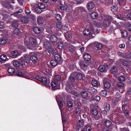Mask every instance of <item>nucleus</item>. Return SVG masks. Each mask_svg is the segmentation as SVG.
<instances>
[{
  "instance_id": "f257e3e1",
  "label": "nucleus",
  "mask_w": 131,
  "mask_h": 131,
  "mask_svg": "<svg viewBox=\"0 0 131 131\" xmlns=\"http://www.w3.org/2000/svg\"><path fill=\"white\" fill-rule=\"evenodd\" d=\"M112 18L110 16L105 15L102 18V25L105 28L108 27L110 25Z\"/></svg>"
},
{
  "instance_id": "f03ea898",
  "label": "nucleus",
  "mask_w": 131,
  "mask_h": 131,
  "mask_svg": "<svg viewBox=\"0 0 131 131\" xmlns=\"http://www.w3.org/2000/svg\"><path fill=\"white\" fill-rule=\"evenodd\" d=\"M36 79L41 82L45 86H48L49 85L50 82L46 78L39 76H37L36 77Z\"/></svg>"
},
{
  "instance_id": "7ed1b4c3",
  "label": "nucleus",
  "mask_w": 131,
  "mask_h": 131,
  "mask_svg": "<svg viewBox=\"0 0 131 131\" xmlns=\"http://www.w3.org/2000/svg\"><path fill=\"white\" fill-rule=\"evenodd\" d=\"M128 106L126 104H122V112L125 116L129 115V111L128 110Z\"/></svg>"
},
{
  "instance_id": "20e7f679",
  "label": "nucleus",
  "mask_w": 131,
  "mask_h": 131,
  "mask_svg": "<svg viewBox=\"0 0 131 131\" xmlns=\"http://www.w3.org/2000/svg\"><path fill=\"white\" fill-rule=\"evenodd\" d=\"M112 124V122L111 121L107 120L105 121L104 123V124L106 127L103 128V131H112L109 128L111 126Z\"/></svg>"
},
{
  "instance_id": "39448f33",
  "label": "nucleus",
  "mask_w": 131,
  "mask_h": 131,
  "mask_svg": "<svg viewBox=\"0 0 131 131\" xmlns=\"http://www.w3.org/2000/svg\"><path fill=\"white\" fill-rule=\"evenodd\" d=\"M29 44L30 49H33L34 48L35 46L36 43V41L35 39L31 38H29Z\"/></svg>"
},
{
  "instance_id": "423d86ee",
  "label": "nucleus",
  "mask_w": 131,
  "mask_h": 131,
  "mask_svg": "<svg viewBox=\"0 0 131 131\" xmlns=\"http://www.w3.org/2000/svg\"><path fill=\"white\" fill-rule=\"evenodd\" d=\"M34 53L33 52H31L29 53V56H30V60L33 62L35 63L38 60L37 57L34 55Z\"/></svg>"
},
{
  "instance_id": "0eeeda50",
  "label": "nucleus",
  "mask_w": 131,
  "mask_h": 131,
  "mask_svg": "<svg viewBox=\"0 0 131 131\" xmlns=\"http://www.w3.org/2000/svg\"><path fill=\"white\" fill-rule=\"evenodd\" d=\"M6 35V34H5ZM8 37L7 36L5 35V36L3 37L0 39V44L2 45L5 44L8 41Z\"/></svg>"
},
{
  "instance_id": "6e6552de",
  "label": "nucleus",
  "mask_w": 131,
  "mask_h": 131,
  "mask_svg": "<svg viewBox=\"0 0 131 131\" xmlns=\"http://www.w3.org/2000/svg\"><path fill=\"white\" fill-rule=\"evenodd\" d=\"M79 64L81 68L86 67L88 65V62L86 61H81L79 62Z\"/></svg>"
},
{
  "instance_id": "1a4fd4ad",
  "label": "nucleus",
  "mask_w": 131,
  "mask_h": 131,
  "mask_svg": "<svg viewBox=\"0 0 131 131\" xmlns=\"http://www.w3.org/2000/svg\"><path fill=\"white\" fill-rule=\"evenodd\" d=\"M23 12L22 9H20L18 12L13 13L11 14V15H13L14 16L16 17L17 18H19L20 17V15L19 13H21Z\"/></svg>"
},
{
  "instance_id": "9d476101",
  "label": "nucleus",
  "mask_w": 131,
  "mask_h": 131,
  "mask_svg": "<svg viewBox=\"0 0 131 131\" xmlns=\"http://www.w3.org/2000/svg\"><path fill=\"white\" fill-rule=\"evenodd\" d=\"M84 125V122L83 120H79L78 122L77 127L79 129Z\"/></svg>"
},
{
  "instance_id": "9b49d317",
  "label": "nucleus",
  "mask_w": 131,
  "mask_h": 131,
  "mask_svg": "<svg viewBox=\"0 0 131 131\" xmlns=\"http://www.w3.org/2000/svg\"><path fill=\"white\" fill-rule=\"evenodd\" d=\"M74 74L75 76H76V78L77 79L81 80L83 78V76L82 74L79 72H74Z\"/></svg>"
},
{
  "instance_id": "f8f14e48",
  "label": "nucleus",
  "mask_w": 131,
  "mask_h": 131,
  "mask_svg": "<svg viewBox=\"0 0 131 131\" xmlns=\"http://www.w3.org/2000/svg\"><path fill=\"white\" fill-rule=\"evenodd\" d=\"M91 83L94 86L96 87H99L100 86V83L95 80H92Z\"/></svg>"
},
{
  "instance_id": "ddd939ff",
  "label": "nucleus",
  "mask_w": 131,
  "mask_h": 131,
  "mask_svg": "<svg viewBox=\"0 0 131 131\" xmlns=\"http://www.w3.org/2000/svg\"><path fill=\"white\" fill-rule=\"evenodd\" d=\"M37 21L38 24H41L44 22V18L40 16H39L37 19Z\"/></svg>"
},
{
  "instance_id": "4468645a",
  "label": "nucleus",
  "mask_w": 131,
  "mask_h": 131,
  "mask_svg": "<svg viewBox=\"0 0 131 131\" xmlns=\"http://www.w3.org/2000/svg\"><path fill=\"white\" fill-rule=\"evenodd\" d=\"M94 6L95 5L93 3L90 2L87 4V7L88 10H90L94 7Z\"/></svg>"
},
{
  "instance_id": "2eb2a0df",
  "label": "nucleus",
  "mask_w": 131,
  "mask_h": 131,
  "mask_svg": "<svg viewBox=\"0 0 131 131\" xmlns=\"http://www.w3.org/2000/svg\"><path fill=\"white\" fill-rule=\"evenodd\" d=\"M59 8L62 10H65L66 11L67 10L68 7L67 5H66L64 3V4H60L59 6Z\"/></svg>"
},
{
  "instance_id": "dca6fc26",
  "label": "nucleus",
  "mask_w": 131,
  "mask_h": 131,
  "mask_svg": "<svg viewBox=\"0 0 131 131\" xmlns=\"http://www.w3.org/2000/svg\"><path fill=\"white\" fill-rule=\"evenodd\" d=\"M99 70L101 72H105L107 70L105 69V67L103 65H101L99 67Z\"/></svg>"
},
{
  "instance_id": "f3484780",
  "label": "nucleus",
  "mask_w": 131,
  "mask_h": 131,
  "mask_svg": "<svg viewBox=\"0 0 131 131\" xmlns=\"http://www.w3.org/2000/svg\"><path fill=\"white\" fill-rule=\"evenodd\" d=\"M44 46L45 48L48 49L52 47V45L49 42L46 41L44 43Z\"/></svg>"
},
{
  "instance_id": "a211bd4d",
  "label": "nucleus",
  "mask_w": 131,
  "mask_h": 131,
  "mask_svg": "<svg viewBox=\"0 0 131 131\" xmlns=\"http://www.w3.org/2000/svg\"><path fill=\"white\" fill-rule=\"evenodd\" d=\"M15 74L18 77H23V78L25 77V74L23 73V72H21V71H16V72L15 73Z\"/></svg>"
},
{
  "instance_id": "6ab92c4d",
  "label": "nucleus",
  "mask_w": 131,
  "mask_h": 131,
  "mask_svg": "<svg viewBox=\"0 0 131 131\" xmlns=\"http://www.w3.org/2000/svg\"><path fill=\"white\" fill-rule=\"evenodd\" d=\"M110 72L113 74H115L117 72L118 70L116 67H112L110 70Z\"/></svg>"
},
{
  "instance_id": "aec40b11",
  "label": "nucleus",
  "mask_w": 131,
  "mask_h": 131,
  "mask_svg": "<svg viewBox=\"0 0 131 131\" xmlns=\"http://www.w3.org/2000/svg\"><path fill=\"white\" fill-rule=\"evenodd\" d=\"M54 58L55 60L58 61H60L62 58L60 55L56 52L55 54L54 55Z\"/></svg>"
},
{
  "instance_id": "412c9836",
  "label": "nucleus",
  "mask_w": 131,
  "mask_h": 131,
  "mask_svg": "<svg viewBox=\"0 0 131 131\" xmlns=\"http://www.w3.org/2000/svg\"><path fill=\"white\" fill-rule=\"evenodd\" d=\"M88 91L92 94H95L97 92L96 90L92 87H90L88 89Z\"/></svg>"
},
{
  "instance_id": "4be33fe9",
  "label": "nucleus",
  "mask_w": 131,
  "mask_h": 131,
  "mask_svg": "<svg viewBox=\"0 0 131 131\" xmlns=\"http://www.w3.org/2000/svg\"><path fill=\"white\" fill-rule=\"evenodd\" d=\"M76 76L74 73L71 74L69 78V80L71 82H74L76 79Z\"/></svg>"
},
{
  "instance_id": "5701e85b",
  "label": "nucleus",
  "mask_w": 131,
  "mask_h": 131,
  "mask_svg": "<svg viewBox=\"0 0 131 131\" xmlns=\"http://www.w3.org/2000/svg\"><path fill=\"white\" fill-rule=\"evenodd\" d=\"M21 21L24 23H27L29 21L28 18L24 16L22 17L21 18Z\"/></svg>"
},
{
  "instance_id": "b1692460",
  "label": "nucleus",
  "mask_w": 131,
  "mask_h": 131,
  "mask_svg": "<svg viewBox=\"0 0 131 131\" xmlns=\"http://www.w3.org/2000/svg\"><path fill=\"white\" fill-rule=\"evenodd\" d=\"M48 49V52L50 54H52L53 56H54L56 53V51H55L54 49L52 47Z\"/></svg>"
},
{
  "instance_id": "393cba45",
  "label": "nucleus",
  "mask_w": 131,
  "mask_h": 131,
  "mask_svg": "<svg viewBox=\"0 0 131 131\" xmlns=\"http://www.w3.org/2000/svg\"><path fill=\"white\" fill-rule=\"evenodd\" d=\"M50 40L53 42H56L58 40L57 37L54 35H52L50 36Z\"/></svg>"
},
{
  "instance_id": "a878e982",
  "label": "nucleus",
  "mask_w": 131,
  "mask_h": 131,
  "mask_svg": "<svg viewBox=\"0 0 131 131\" xmlns=\"http://www.w3.org/2000/svg\"><path fill=\"white\" fill-rule=\"evenodd\" d=\"M83 57L86 61L89 60L91 58L90 56L88 53L85 54L83 55Z\"/></svg>"
},
{
  "instance_id": "bb28decb",
  "label": "nucleus",
  "mask_w": 131,
  "mask_h": 131,
  "mask_svg": "<svg viewBox=\"0 0 131 131\" xmlns=\"http://www.w3.org/2000/svg\"><path fill=\"white\" fill-rule=\"evenodd\" d=\"M104 87L108 89H110L111 86V83L108 82H106L104 83Z\"/></svg>"
},
{
  "instance_id": "cd10ccee",
  "label": "nucleus",
  "mask_w": 131,
  "mask_h": 131,
  "mask_svg": "<svg viewBox=\"0 0 131 131\" xmlns=\"http://www.w3.org/2000/svg\"><path fill=\"white\" fill-rule=\"evenodd\" d=\"M20 61L19 59L17 60H15L13 62V65L16 67H18L20 66Z\"/></svg>"
},
{
  "instance_id": "c85d7f7f",
  "label": "nucleus",
  "mask_w": 131,
  "mask_h": 131,
  "mask_svg": "<svg viewBox=\"0 0 131 131\" xmlns=\"http://www.w3.org/2000/svg\"><path fill=\"white\" fill-rule=\"evenodd\" d=\"M7 71L8 73H10L11 75H14L15 74V71L14 69L12 68H9Z\"/></svg>"
},
{
  "instance_id": "c756f323",
  "label": "nucleus",
  "mask_w": 131,
  "mask_h": 131,
  "mask_svg": "<svg viewBox=\"0 0 131 131\" xmlns=\"http://www.w3.org/2000/svg\"><path fill=\"white\" fill-rule=\"evenodd\" d=\"M23 59L25 60L27 63H28L30 60V58L29 56L27 54L24 55Z\"/></svg>"
},
{
  "instance_id": "7c9ffc66",
  "label": "nucleus",
  "mask_w": 131,
  "mask_h": 131,
  "mask_svg": "<svg viewBox=\"0 0 131 131\" xmlns=\"http://www.w3.org/2000/svg\"><path fill=\"white\" fill-rule=\"evenodd\" d=\"M57 47L60 49H62L63 48V44L62 42H58L57 44Z\"/></svg>"
},
{
  "instance_id": "2f4dec72",
  "label": "nucleus",
  "mask_w": 131,
  "mask_h": 131,
  "mask_svg": "<svg viewBox=\"0 0 131 131\" xmlns=\"http://www.w3.org/2000/svg\"><path fill=\"white\" fill-rule=\"evenodd\" d=\"M66 39L68 41H70L71 39L72 38V37L71 35L68 33L65 34V35Z\"/></svg>"
},
{
  "instance_id": "473e14b6",
  "label": "nucleus",
  "mask_w": 131,
  "mask_h": 131,
  "mask_svg": "<svg viewBox=\"0 0 131 131\" xmlns=\"http://www.w3.org/2000/svg\"><path fill=\"white\" fill-rule=\"evenodd\" d=\"M91 113L94 116H96L98 114V111L95 108H93L91 110Z\"/></svg>"
},
{
  "instance_id": "72a5a7b5",
  "label": "nucleus",
  "mask_w": 131,
  "mask_h": 131,
  "mask_svg": "<svg viewBox=\"0 0 131 131\" xmlns=\"http://www.w3.org/2000/svg\"><path fill=\"white\" fill-rule=\"evenodd\" d=\"M81 109L78 107H76L74 110V112L76 114L80 115L81 112Z\"/></svg>"
},
{
  "instance_id": "f704fd0d",
  "label": "nucleus",
  "mask_w": 131,
  "mask_h": 131,
  "mask_svg": "<svg viewBox=\"0 0 131 131\" xmlns=\"http://www.w3.org/2000/svg\"><path fill=\"white\" fill-rule=\"evenodd\" d=\"M121 33L122 36L125 37H126L128 34L127 31L124 30H122L121 31Z\"/></svg>"
},
{
  "instance_id": "c9c22d12",
  "label": "nucleus",
  "mask_w": 131,
  "mask_h": 131,
  "mask_svg": "<svg viewBox=\"0 0 131 131\" xmlns=\"http://www.w3.org/2000/svg\"><path fill=\"white\" fill-rule=\"evenodd\" d=\"M100 94L103 96H106L107 95V91L105 90L102 91L100 93Z\"/></svg>"
},
{
  "instance_id": "e433bc0d",
  "label": "nucleus",
  "mask_w": 131,
  "mask_h": 131,
  "mask_svg": "<svg viewBox=\"0 0 131 131\" xmlns=\"http://www.w3.org/2000/svg\"><path fill=\"white\" fill-rule=\"evenodd\" d=\"M123 65L125 66H127L129 63V61L127 60H123Z\"/></svg>"
},
{
  "instance_id": "4c0bfd02",
  "label": "nucleus",
  "mask_w": 131,
  "mask_h": 131,
  "mask_svg": "<svg viewBox=\"0 0 131 131\" xmlns=\"http://www.w3.org/2000/svg\"><path fill=\"white\" fill-rule=\"evenodd\" d=\"M126 0H118L119 5L121 6H124L126 4L125 1Z\"/></svg>"
},
{
  "instance_id": "58836bf2",
  "label": "nucleus",
  "mask_w": 131,
  "mask_h": 131,
  "mask_svg": "<svg viewBox=\"0 0 131 131\" xmlns=\"http://www.w3.org/2000/svg\"><path fill=\"white\" fill-rule=\"evenodd\" d=\"M68 48L69 51L71 52H73L76 49V48L71 45H69V46L68 47Z\"/></svg>"
},
{
  "instance_id": "ea45409f",
  "label": "nucleus",
  "mask_w": 131,
  "mask_h": 131,
  "mask_svg": "<svg viewBox=\"0 0 131 131\" xmlns=\"http://www.w3.org/2000/svg\"><path fill=\"white\" fill-rule=\"evenodd\" d=\"M12 56L14 57L13 58H15L19 55L18 52L16 51H12Z\"/></svg>"
},
{
  "instance_id": "a19ab883",
  "label": "nucleus",
  "mask_w": 131,
  "mask_h": 131,
  "mask_svg": "<svg viewBox=\"0 0 131 131\" xmlns=\"http://www.w3.org/2000/svg\"><path fill=\"white\" fill-rule=\"evenodd\" d=\"M38 7L41 10L45 8V6L44 4L42 3H39L38 4Z\"/></svg>"
},
{
  "instance_id": "79ce46f5",
  "label": "nucleus",
  "mask_w": 131,
  "mask_h": 131,
  "mask_svg": "<svg viewBox=\"0 0 131 131\" xmlns=\"http://www.w3.org/2000/svg\"><path fill=\"white\" fill-rule=\"evenodd\" d=\"M0 59L1 60V62H3L6 61V55H2L0 56Z\"/></svg>"
},
{
  "instance_id": "37998d69",
  "label": "nucleus",
  "mask_w": 131,
  "mask_h": 131,
  "mask_svg": "<svg viewBox=\"0 0 131 131\" xmlns=\"http://www.w3.org/2000/svg\"><path fill=\"white\" fill-rule=\"evenodd\" d=\"M33 30L35 33L37 34H39L40 31V29L38 27H36L34 28Z\"/></svg>"
},
{
  "instance_id": "c03bdc74",
  "label": "nucleus",
  "mask_w": 131,
  "mask_h": 131,
  "mask_svg": "<svg viewBox=\"0 0 131 131\" xmlns=\"http://www.w3.org/2000/svg\"><path fill=\"white\" fill-rule=\"evenodd\" d=\"M50 63L52 66L55 67L58 64V62L54 60H52L51 61Z\"/></svg>"
},
{
  "instance_id": "a18cd8bd",
  "label": "nucleus",
  "mask_w": 131,
  "mask_h": 131,
  "mask_svg": "<svg viewBox=\"0 0 131 131\" xmlns=\"http://www.w3.org/2000/svg\"><path fill=\"white\" fill-rule=\"evenodd\" d=\"M91 16L92 18L93 19H95L97 17V15L95 12H93L91 13Z\"/></svg>"
},
{
  "instance_id": "49530a36",
  "label": "nucleus",
  "mask_w": 131,
  "mask_h": 131,
  "mask_svg": "<svg viewBox=\"0 0 131 131\" xmlns=\"http://www.w3.org/2000/svg\"><path fill=\"white\" fill-rule=\"evenodd\" d=\"M20 61V66L25 65V64L26 61L23 59V58H21L19 59Z\"/></svg>"
},
{
  "instance_id": "de8ad7c7",
  "label": "nucleus",
  "mask_w": 131,
  "mask_h": 131,
  "mask_svg": "<svg viewBox=\"0 0 131 131\" xmlns=\"http://www.w3.org/2000/svg\"><path fill=\"white\" fill-rule=\"evenodd\" d=\"M92 128L89 125H86L85 126L84 130L85 131H91Z\"/></svg>"
},
{
  "instance_id": "09e8293b",
  "label": "nucleus",
  "mask_w": 131,
  "mask_h": 131,
  "mask_svg": "<svg viewBox=\"0 0 131 131\" xmlns=\"http://www.w3.org/2000/svg\"><path fill=\"white\" fill-rule=\"evenodd\" d=\"M96 47L98 50H100L103 48V45L101 43H99L96 44Z\"/></svg>"
},
{
  "instance_id": "8fccbe9b",
  "label": "nucleus",
  "mask_w": 131,
  "mask_h": 131,
  "mask_svg": "<svg viewBox=\"0 0 131 131\" xmlns=\"http://www.w3.org/2000/svg\"><path fill=\"white\" fill-rule=\"evenodd\" d=\"M83 33L85 36H87L90 35V31L89 30L86 29L83 31Z\"/></svg>"
},
{
  "instance_id": "3c124183",
  "label": "nucleus",
  "mask_w": 131,
  "mask_h": 131,
  "mask_svg": "<svg viewBox=\"0 0 131 131\" xmlns=\"http://www.w3.org/2000/svg\"><path fill=\"white\" fill-rule=\"evenodd\" d=\"M118 79L121 82H123L125 80V78L123 76H121L118 77Z\"/></svg>"
},
{
  "instance_id": "603ef678",
  "label": "nucleus",
  "mask_w": 131,
  "mask_h": 131,
  "mask_svg": "<svg viewBox=\"0 0 131 131\" xmlns=\"http://www.w3.org/2000/svg\"><path fill=\"white\" fill-rule=\"evenodd\" d=\"M81 94L84 98H86L88 96L87 93L85 91L82 92L81 93Z\"/></svg>"
},
{
  "instance_id": "864d4df0",
  "label": "nucleus",
  "mask_w": 131,
  "mask_h": 131,
  "mask_svg": "<svg viewBox=\"0 0 131 131\" xmlns=\"http://www.w3.org/2000/svg\"><path fill=\"white\" fill-rule=\"evenodd\" d=\"M56 26L57 27L60 29L63 25L60 21H58L57 23Z\"/></svg>"
},
{
  "instance_id": "5fc2aeb1",
  "label": "nucleus",
  "mask_w": 131,
  "mask_h": 131,
  "mask_svg": "<svg viewBox=\"0 0 131 131\" xmlns=\"http://www.w3.org/2000/svg\"><path fill=\"white\" fill-rule=\"evenodd\" d=\"M35 10L36 12L38 14L42 12V10L39 8L38 7H36L35 8Z\"/></svg>"
},
{
  "instance_id": "6e6d98bb",
  "label": "nucleus",
  "mask_w": 131,
  "mask_h": 131,
  "mask_svg": "<svg viewBox=\"0 0 131 131\" xmlns=\"http://www.w3.org/2000/svg\"><path fill=\"white\" fill-rule=\"evenodd\" d=\"M124 83L122 82L119 81L118 82L117 86L118 88H122L124 86Z\"/></svg>"
},
{
  "instance_id": "4d7b16f0",
  "label": "nucleus",
  "mask_w": 131,
  "mask_h": 131,
  "mask_svg": "<svg viewBox=\"0 0 131 131\" xmlns=\"http://www.w3.org/2000/svg\"><path fill=\"white\" fill-rule=\"evenodd\" d=\"M105 110L106 111H108L110 110V105L109 104H106L105 105V107H104Z\"/></svg>"
},
{
  "instance_id": "13d9d810",
  "label": "nucleus",
  "mask_w": 131,
  "mask_h": 131,
  "mask_svg": "<svg viewBox=\"0 0 131 131\" xmlns=\"http://www.w3.org/2000/svg\"><path fill=\"white\" fill-rule=\"evenodd\" d=\"M111 9L112 12H115L117 10L118 8L116 6H113L111 7Z\"/></svg>"
},
{
  "instance_id": "bf43d9fd",
  "label": "nucleus",
  "mask_w": 131,
  "mask_h": 131,
  "mask_svg": "<svg viewBox=\"0 0 131 131\" xmlns=\"http://www.w3.org/2000/svg\"><path fill=\"white\" fill-rule=\"evenodd\" d=\"M14 34L16 35H18L20 33V31L18 29L16 28L14 29Z\"/></svg>"
},
{
  "instance_id": "052dcab7",
  "label": "nucleus",
  "mask_w": 131,
  "mask_h": 131,
  "mask_svg": "<svg viewBox=\"0 0 131 131\" xmlns=\"http://www.w3.org/2000/svg\"><path fill=\"white\" fill-rule=\"evenodd\" d=\"M12 26L14 28H15L18 26V24L17 21H14L12 24Z\"/></svg>"
},
{
  "instance_id": "680f3d73",
  "label": "nucleus",
  "mask_w": 131,
  "mask_h": 131,
  "mask_svg": "<svg viewBox=\"0 0 131 131\" xmlns=\"http://www.w3.org/2000/svg\"><path fill=\"white\" fill-rule=\"evenodd\" d=\"M51 86L52 88H53V89H55V88L57 86V83L54 82H51Z\"/></svg>"
},
{
  "instance_id": "e2e57ef3",
  "label": "nucleus",
  "mask_w": 131,
  "mask_h": 131,
  "mask_svg": "<svg viewBox=\"0 0 131 131\" xmlns=\"http://www.w3.org/2000/svg\"><path fill=\"white\" fill-rule=\"evenodd\" d=\"M68 106L69 107L71 108L73 106V103L71 101H68L67 103Z\"/></svg>"
},
{
  "instance_id": "0e129e2a",
  "label": "nucleus",
  "mask_w": 131,
  "mask_h": 131,
  "mask_svg": "<svg viewBox=\"0 0 131 131\" xmlns=\"http://www.w3.org/2000/svg\"><path fill=\"white\" fill-rule=\"evenodd\" d=\"M55 17L57 20H60L61 19V16L59 14H56Z\"/></svg>"
},
{
  "instance_id": "69168bd1",
  "label": "nucleus",
  "mask_w": 131,
  "mask_h": 131,
  "mask_svg": "<svg viewBox=\"0 0 131 131\" xmlns=\"http://www.w3.org/2000/svg\"><path fill=\"white\" fill-rule=\"evenodd\" d=\"M71 94L75 96H78L79 95V93H77L74 90H72V92Z\"/></svg>"
},
{
  "instance_id": "338daca9",
  "label": "nucleus",
  "mask_w": 131,
  "mask_h": 131,
  "mask_svg": "<svg viewBox=\"0 0 131 131\" xmlns=\"http://www.w3.org/2000/svg\"><path fill=\"white\" fill-rule=\"evenodd\" d=\"M5 6L6 7V8H11L12 7V6L9 3H8L5 4Z\"/></svg>"
},
{
  "instance_id": "774afa93",
  "label": "nucleus",
  "mask_w": 131,
  "mask_h": 131,
  "mask_svg": "<svg viewBox=\"0 0 131 131\" xmlns=\"http://www.w3.org/2000/svg\"><path fill=\"white\" fill-rule=\"evenodd\" d=\"M126 58L127 59H131V51L129 54L126 55Z\"/></svg>"
}]
</instances>
